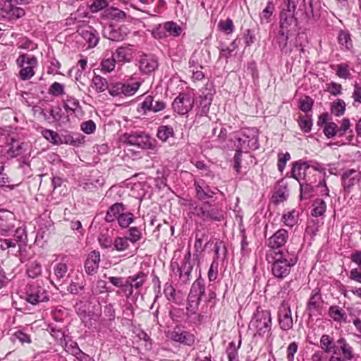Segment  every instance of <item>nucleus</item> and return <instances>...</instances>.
I'll return each instance as SVG.
<instances>
[{
	"label": "nucleus",
	"mask_w": 361,
	"mask_h": 361,
	"mask_svg": "<svg viewBox=\"0 0 361 361\" xmlns=\"http://www.w3.org/2000/svg\"><path fill=\"white\" fill-rule=\"evenodd\" d=\"M64 349L67 353L75 356L77 359L78 357H80V354H83L77 343L74 341L65 342Z\"/></svg>",
	"instance_id": "47"
},
{
	"label": "nucleus",
	"mask_w": 361,
	"mask_h": 361,
	"mask_svg": "<svg viewBox=\"0 0 361 361\" xmlns=\"http://www.w3.org/2000/svg\"><path fill=\"white\" fill-rule=\"evenodd\" d=\"M41 264L37 261H33L26 264V274L28 277L35 279L42 274Z\"/></svg>",
	"instance_id": "32"
},
{
	"label": "nucleus",
	"mask_w": 361,
	"mask_h": 361,
	"mask_svg": "<svg viewBox=\"0 0 361 361\" xmlns=\"http://www.w3.org/2000/svg\"><path fill=\"white\" fill-rule=\"evenodd\" d=\"M190 292V293L202 299V296L204 295L205 293V285L204 279L200 276L192 284Z\"/></svg>",
	"instance_id": "34"
},
{
	"label": "nucleus",
	"mask_w": 361,
	"mask_h": 361,
	"mask_svg": "<svg viewBox=\"0 0 361 361\" xmlns=\"http://www.w3.org/2000/svg\"><path fill=\"white\" fill-rule=\"evenodd\" d=\"M68 267L65 263H58L54 267V274L58 280H60L66 275Z\"/></svg>",
	"instance_id": "57"
},
{
	"label": "nucleus",
	"mask_w": 361,
	"mask_h": 361,
	"mask_svg": "<svg viewBox=\"0 0 361 361\" xmlns=\"http://www.w3.org/2000/svg\"><path fill=\"white\" fill-rule=\"evenodd\" d=\"M278 320L280 327L283 331H288L293 328V321L289 305L283 301L278 311Z\"/></svg>",
	"instance_id": "11"
},
{
	"label": "nucleus",
	"mask_w": 361,
	"mask_h": 361,
	"mask_svg": "<svg viewBox=\"0 0 361 361\" xmlns=\"http://www.w3.org/2000/svg\"><path fill=\"white\" fill-rule=\"evenodd\" d=\"M25 300L32 305H37L49 300L46 289L37 283L27 284L25 287Z\"/></svg>",
	"instance_id": "8"
},
{
	"label": "nucleus",
	"mask_w": 361,
	"mask_h": 361,
	"mask_svg": "<svg viewBox=\"0 0 361 361\" xmlns=\"http://www.w3.org/2000/svg\"><path fill=\"white\" fill-rule=\"evenodd\" d=\"M290 155L288 152L283 153L279 152L278 153V163L277 166L279 171L282 172L286 165V162L290 160Z\"/></svg>",
	"instance_id": "59"
},
{
	"label": "nucleus",
	"mask_w": 361,
	"mask_h": 361,
	"mask_svg": "<svg viewBox=\"0 0 361 361\" xmlns=\"http://www.w3.org/2000/svg\"><path fill=\"white\" fill-rule=\"evenodd\" d=\"M115 57L112 56L108 59H104L102 61L100 66L103 73H110L115 68Z\"/></svg>",
	"instance_id": "48"
},
{
	"label": "nucleus",
	"mask_w": 361,
	"mask_h": 361,
	"mask_svg": "<svg viewBox=\"0 0 361 361\" xmlns=\"http://www.w3.org/2000/svg\"><path fill=\"white\" fill-rule=\"evenodd\" d=\"M329 314L336 322H341L345 319V314L338 306H331Z\"/></svg>",
	"instance_id": "45"
},
{
	"label": "nucleus",
	"mask_w": 361,
	"mask_h": 361,
	"mask_svg": "<svg viewBox=\"0 0 361 361\" xmlns=\"http://www.w3.org/2000/svg\"><path fill=\"white\" fill-rule=\"evenodd\" d=\"M6 143L8 146L7 149V155L11 158H15L22 154L25 152V146L26 144L23 142H20L11 136L6 138Z\"/></svg>",
	"instance_id": "18"
},
{
	"label": "nucleus",
	"mask_w": 361,
	"mask_h": 361,
	"mask_svg": "<svg viewBox=\"0 0 361 361\" xmlns=\"http://www.w3.org/2000/svg\"><path fill=\"white\" fill-rule=\"evenodd\" d=\"M214 253H215V258L218 262V259H222L224 260L226 258L227 255V247L224 243L221 240H216L214 243Z\"/></svg>",
	"instance_id": "36"
},
{
	"label": "nucleus",
	"mask_w": 361,
	"mask_h": 361,
	"mask_svg": "<svg viewBox=\"0 0 361 361\" xmlns=\"http://www.w3.org/2000/svg\"><path fill=\"white\" fill-rule=\"evenodd\" d=\"M313 100L308 96L300 100V109L304 112H308L312 110Z\"/></svg>",
	"instance_id": "62"
},
{
	"label": "nucleus",
	"mask_w": 361,
	"mask_h": 361,
	"mask_svg": "<svg viewBox=\"0 0 361 361\" xmlns=\"http://www.w3.org/2000/svg\"><path fill=\"white\" fill-rule=\"evenodd\" d=\"M296 22L297 18H295L293 13L281 11L280 14V30H289L288 27Z\"/></svg>",
	"instance_id": "30"
},
{
	"label": "nucleus",
	"mask_w": 361,
	"mask_h": 361,
	"mask_svg": "<svg viewBox=\"0 0 361 361\" xmlns=\"http://www.w3.org/2000/svg\"><path fill=\"white\" fill-rule=\"evenodd\" d=\"M92 87L97 92H103L109 88L106 79L100 76L94 75L92 80Z\"/></svg>",
	"instance_id": "37"
},
{
	"label": "nucleus",
	"mask_w": 361,
	"mask_h": 361,
	"mask_svg": "<svg viewBox=\"0 0 361 361\" xmlns=\"http://www.w3.org/2000/svg\"><path fill=\"white\" fill-rule=\"evenodd\" d=\"M194 98L186 93H180L173 102L172 108L180 115L187 114L194 106Z\"/></svg>",
	"instance_id": "9"
},
{
	"label": "nucleus",
	"mask_w": 361,
	"mask_h": 361,
	"mask_svg": "<svg viewBox=\"0 0 361 361\" xmlns=\"http://www.w3.org/2000/svg\"><path fill=\"white\" fill-rule=\"evenodd\" d=\"M208 85H207L206 90H209L208 92L205 93L204 92H202V95L200 96V116H206L210 108V105L212 104L213 96L214 93V90L212 88L207 87Z\"/></svg>",
	"instance_id": "22"
},
{
	"label": "nucleus",
	"mask_w": 361,
	"mask_h": 361,
	"mask_svg": "<svg viewBox=\"0 0 361 361\" xmlns=\"http://www.w3.org/2000/svg\"><path fill=\"white\" fill-rule=\"evenodd\" d=\"M127 233L128 234V236H126V238L133 244H135L140 240L142 237L140 229L135 226L130 228L128 230Z\"/></svg>",
	"instance_id": "42"
},
{
	"label": "nucleus",
	"mask_w": 361,
	"mask_h": 361,
	"mask_svg": "<svg viewBox=\"0 0 361 361\" xmlns=\"http://www.w3.org/2000/svg\"><path fill=\"white\" fill-rule=\"evenodd\" d=\"M267 260L271 263L272 274L277 279H284L290 272L291 268L297 263V258H285L281 251L274 252V256L267 255Z\"/></svg>",
	"instance_id": "1"
},
{
	"label": "nucleus",
	"mask_w": 361,
	"mask_h": 361,
	"mask_svg": "<svg viewBox=\"0 0 361 361\" xmlns=\"http://www.w3.org/2000/svg\"><path fill=\"white\" fill-rule=\"evenodd\" d=\"M42 134L47 140L54 145H59L63 143L59 135L52 130L44 129L42 130Z\"/></svg>",
	"instance_id": "38"
},
{
	"label": "nucleus",
	"mask_w": 361,
	"mask_h": 361,
	"mask_svg": "<svg viewBox=\"0 0 361 361\" xmlns=\"http://www.w3.org/2000/svg\"><path fill=\"white\" fill-rule=\"evenodd\" d=\"M219 29L227 35L231 34L234 30L233 20L227 18L225 20H220L218 25Z\"/></svg>",
	"instance_id": "53"
},
{
	"label": "nucleus",
	"mask_w": 361,
	"mask_h": 361,
	"mask_svg": "<svg viewBox=\"0 0 361 361\" xmlns=\"http://www.w3.org/2000/svg\"><path fill=\"white\" fill-rule=\"evenodd\" d=\"M239 147L245 152L249 150H256L259 147L258 130L255 128L243 129L236 137Z\"/></svg>",
	"instance_id": "4"
},
{
	"label": "nucleus",
	"mask_w": 361,
	"mask_h": 361,
	"mask_svg": "<svg viewBox=\"0 0 361 361\" xmlns=\"http://www.w3.org/2000/svg\"><path fill=\"white\" fill-rule=\"evenodd\" d=\"M164 30L169 33V35L173 37L180 36L182 29L180 25L173 21L166 22L163 26Z\"/></svg>",
	"instance_id": "40"
},
{
	"label": "nucleus",
	"mask_w": 361,
	"mask_h": 361,
	"mask_svg": "<svg viewBox=\"0 0 361 361\" xmlns=\"http://www.w3.org/2000/svg\"><path fill=\"white\" fill-rule=\"evenodd\" d=\"M130 51L128 47H120L116 50L112 56L115 57L116 61L124 62L127 61V56L130 54Z\"/></svg>",
	"instance_id": "49"
},
{
	"label": "nucleus",
	"mask_w": 361,
	"mask_h": 361,
	"mask_svg": "<svg viewBox=\"0 0 361 361\" xmlns=\"http://www.w3.org/2000/svg\"><path fill=\"white\" fill-rule=\"evenodd\" d=\"M142 110L152 111L154 113L161 111L166 108V103L161 99H155V96L147 95L144 101L140 104Z\"/></svg>",
	"instance_id": "15"
},
{
	"label": "nucleus",
	"mask_w": 361,
	"mask_h": 361,
	"mask_svg": "<svg viewBox=\"0 0 361 361\" xmlns=\"http://www.w3.org/2000/svg\"><path fill=\"white\" fill-rule=\"evenodd\" d=\"M107 14L114 20H124L126 14L124 11L114 7H111L107 10Z\"/></svg>",
	"instance_id": "56"
},
{
	"label": "nucleus",
	"mask_w": 361,
	"mask_h": 361,
	"mask_svg": "<svg viewBox=\"0 0 361 361\" xmlns=\"http://www.w3.org/2000/svg\"><path fill=\"white\" fill-rule=\"evenodd\" d=\"M194 187L195 190L196 197L200 201L212 198L215 192L212 191L208 185H204V182L195 181Z\"/></svg>",
	"instance_id": "23"
},
{
	"label": "nucleus",
	"mask_w": 361,
	"mask_h": 361,
	"mask_svg": "<svg viewBox=\"0 0 361 361\" xmlns=\"http://www.w3.org/2000/svg\"><path fill=\"white\" fill-rule=\"evenodd\" d=\"M315 182V179L311 178V181L303 180L299 182L300 188V199H309L312 196L313 187L312 184Z\"/></svg>",
	"instance_id": "35"
},
{
	"label": "nucleus",
	"mask_w": 361,
	"mask_h": 361,
	"mask_svg": "<svg viewBox=\"0 0 361 361\" xmlns=\"http://www.w3.org/2000/svg\"><path fill=\"white\" fill-rule=\"evenodd\" d=\"M128 35V28L126 26L115 27L113 25H109L104 27L103 30V35L105 38L114 41H123Z\"/></svg>",
	"instance_id": "16"
},
{
	"label": "nucleus",
	"mask_w": 361,
	"mask_h": 361,
	"mask_svg": "<svg viewBox=\"0 0 361 361\" xmlns=\"http://www.w3.org/2000/svg\"><path fill=\"white\" fill-rule=\"evenodd\" d=\"M132 282V286L135 291V295L140 294L141 289L147 280V274L142 271H140L133 276H130Z\"/></svg>",
	"instance_id": "25"
},
{
	"label": "nucleus",
	"mask_w": 361,
	"mask_h": 361,
	"mask_svg": "<svg viewBox=\"0 0 361 361\" xmlns=\"http://www.w3.org/2000/svg\"><path fill=\"white\" fill-rule=\"evenodd\" d=\"M326 211V202L320 198H317L312 202V215L314 217L323 216Z\"/></svg>",
	"instance_id": "31"
},
{
	"label": "nucleus",
	"mask_w": 361,
	"mask_h": 361,
	"mask_svg": "<svg viewBox=\"0 0 361 361\" xmlns=\"http://www.w3.org/2000/svg\"><path fill=\"white\" fill-rule=\"evenodd\" d=\"M283 223L289 226L293 227L297 222V219L295 215V211L288 212L283 215Z\"/></svg>",
	"instance_id": "61"
},
{
	"label": "nucleus",
	"mask_w": 361,
	"mask_h": 361,
	"mask_svg": "<svg viewBox=\"0 0 361 361\" xmlns=\"http://www.w3.org/2000/svg\"><path fill=\"white\" fill-rule=\"evenodd\" d=\"M63 107L67 111L75 112L80 107V102L77 99L68 96L64 102Z\"/></svg>",
	"instance_id": "51"
},
{
	"label": "nucleus",
	"mask_w": 361,
	"mask_h": 361,
	"mask_svg": "<svg viewBox=\"0 0 361 361\" xmlns=\"http://www.w3.org/2000/svg\"><path fill=\"white\" fill-rule=\"evenodd\" d=\"M271 324L270 312L257 308L249 326L250 329H254L259 336H265L270 334Z\"/></svg>",
	"instance_id": "3"
},
{
	"label": "nucleus",
	"mask_w": 361,
	"mask_h": 361,
	"mask_svg": "<svg viewBox=\"0 0 361 361\" xmlns=\"http://www.w3.org/2000/svg\"><path fill=\"white\" fill-rule=\"evenodd\" d=\"M345 111V103L342 99H337L331 104V112L336 116H341Z\"/></svg>",
	"instance_id": "39"
},
{
	"label": "nucleus",
	"mask_w": 361,
	"mask_h": 361,
	"mask_svg": "<svg viewBox=\"0 0 361 361\" xmlns=\"http://www.w3.org/2000/svg\"><path fill=\"white\" fill-rule=\"evenodd\" d=\"M124 210L125 206L123 203H115L112 204L106 212L105 221L108 223L114 222Z\"/></svg>",
	"instance_id": "27"
},
{
	"label": "nucleus",
	"mask_w": 361,
	"mask_h": 361,
	"mask_svg": "<svg viewBox=\"0 0 361 361\" xmlns=\"http://www.w3.org/2000/svg\"><path fill=\"white\" fill-rule=\"evenodd\" d=\"M130 276L124 279L122 282V286L121 287L123 292L126 294V298H128L133 297L134 295V290L132 286V282L130 281Z\"/></svg>",
	"instance_id": "52"
},
{
	"label": "nucleus",
	"mask_w": 361,
	"mask_h": 361,
	"mask_svg": "<svg viewBox=\"0 0 361 361\" xmlns=\"http://www.w3.org/2000/svg\"><path fill=\"white\" fill-rule=\"evenodd\" d=\"M320 348L327 354L337 355V346L334 339L327 334H324L320 338Z\"/></svg>",
	"instance_id": "26"
},
{
	"label": "nucleus",
	"mask_w": 361,
	"mask_h": 361,
	"mask_svg": "<svg viewBox=\"0 0 361 361\" xmlns=\"http://www.w3.org/2000/svg\"><path fill=\"white\" fill-rule=\"evenodd\" d=\"M141 83L138 81H134L133 79L122 82L123 95L126 97L134 95L139 90Z\"/></svg>",
	"instance_id": "29"
},
{
	"label": "nucleus",
	"mask_w": 361,
	"mask_h": 361,
	"mask_svg": "<svg viewBox=\"0 0 361 361\" xmlns=\"http://www.w3.org/2000/svg\"><path fill=\"white\" fill-rule=\"evenodd\" d=\"M100 262V253L98 251H92L85 262V271L89 275L97 273Z\"/></svg>",
	"instance_id": "20"
},
{
	"label": "nucleus",
	"mask_w": 361,
	"mask_h": 361,
	"mask_svg": "<svg viewBox=\"0 0 361 361\" xmlns=\"http://www.w3.org/2000/svg\"><path fill=\"white\" fill-rule=\"evenodd\" d=\"M323 300L320 290L319 289L314 290L307 305V311L309 315L311 316L314 314L315 312H317Z\"/></svg>",
	"instance_id": "24"
},
{
	"label": "nucleus",
	"mask_w": 361,
	"mask_h": 361,
	"mask_svg": "<svg viewBox=\"0 0 361 361\" xmlns=\"http://www.w3.org/2000/svg\"><path fill=\"white\" fill-rule=\"evenodd\" d=\"M126 142L129 145L142 149H154L157 146L156 140L142 132L128 135Z\"/></svg>",
	"instance_id": "7"
},
{
	"label": "nucleus",
	"mask_w": 361,
	"mask_h": 361,
	"mask_svg": "<svg viewBox=\"0 0 361 361\" xmlns=\"http://www.w3.org/2000/svg\"><path fill=\"white\" fill-rule=\"evenodd\" d=\"M336 75L343 79H347L350 77V74L348 70V66L345 63L337 65Z\"/></svg>",
	"instance_id": "63"
},
{
	"label": "nucleus",
	"mask_w": 361,
	"mask_h": 361,
	"mask_svg": "<svg viewBox=\"0 0 361 361\" xmlns=\"http://www.w3.org/2000/svg\"><path fill=\"white\" fill-rule=\"evenodd\" d=\"M288 238V231L286 229L281 228L268 239V246L272 249L279 248L286 244Z\"/></svg>",
	"instance_id": "19"
},
{
	"label": "nucleus",
	"mask_w": 361,
	"mask_h": 361,
	"mask_svg": "<svg viewBox=\"0 0 361 361\" xmlns=\"http://www.w3.org/2000/svg\"><path fill=\"white\" fill-rule=\"evenodd\" d=\"M189 68L192 70V69H198L199 68H202V59H201V54L200 53H198L197 51H195L190 60H189Z\"/></svg>",
	"instance_id": "50"
},
{
	"label": "nucleus",
	"mask_w": 361,
	"mask_h": 361,
	"mask_svg": "<svg viewBox=\"0 0 361 361\" xmlns=\"http://www.w3.org/2000/svg\"><path fill=\"white\" fill-rule=\"evenodd\" d=\"M157 58L152 54L140 56L139 60V68L142 73L149 74L154 72L158 68Z\"/></svg>",
	"instance_id": "17"
},
{
	"label": "nucleus",
	"mask_w": 361,
	"mask_h": 361,
	"mask_svg": "<svg viewBox=\"0 0 361 361\" xmlns=\"http://www.w3.org/2000/svg\"><path fill=\"white\" fill-rule=\"evenodd\" d=\"M16 63L20 68L19 75L23 80L30 79L34 75V68L37 64V60L35 56H29L25 54H20Z\"/></svg>",
	"instance_id": "6"
},
{
	"label": "nucleus",
	"mask_w": 361,
	"mask_h": 361,
	"mask_svg": "<svg viewBox=\"0 0 361 361\" xmlns=\"http://www.w3.org/2000/svg\"><path fill=\"white\" fill-rule=\"evenodd\" d=\"M175 135L173 128L169 126H160L157 132V137L162 142H166Z\"/></svg>",
	"instance_id": "33"
},
{
	"label": "nucleus",
	"mask_w": 361,
	"mask_h": 361,
	"mask_svg": "<svg viewBox=\"0 0 361 361\" xmlns=\"http://www.w3.org/2000/svg\"><path fill=\"white\" fill-rule=\"evenodd\" d=\"M195 210L197 215L204 221H221L224 219L223 211L209 202H204L200 207H196Z\"/></svg>",
	"instance_id": "5"
},
{
	"label": "nucleus",
	"mask_w": 361,
	"mask_h": 361,
	"mask_svg": "<svg viewBox=\"0 0 361 361\" xmlns=\"http://www.w3.org/2000/svg\"><path fill=\"white\" fill-rule=\"evenodd\" d=\"M80 129L86 134H92L96 130V124L92 120L84 121L80 124Z\"/></svg>",
	"instance_id": "60"
},
{
	"label": "nucleus",
	"mask_w": 361,
	"mask_h": 361,
	"mask_svg": "<svg viewBox=\"0 0 361 361\" xmlns=\"http://www.w3.org/2000/svg\"><path fill=\"white\" fill-rule=\"evenodd\" d=\"M169 338L173 341L191 346L194 344L195 338L191 333L181 330L180 327L176 326L171 331L169 332Z\"/></svg>",
	"instance_id": "12"
},
{
	"label": "nucleus",
	"mask_w": 361,
	"mask_h": 361,
	"mask_svg": "<svg viewBox=\"0 0 361 361\" xmlns=\"http://www.w3.org/2000/svg\"><path fill=\"white\" fill-rule=\"evenodd\" d=\"M77 32L86 41L90 47L97 45L99 37L97 31L92 26L84 25L78 27Z\"/></svg>",
	"instance_id": "13"
},
{
	"label": "nucleus",
	"mask_w": 361,
	"mask_h": 361,
	"mask_svg": "<svg viewBox=\"0 0 361 361\" xmlns=\"http://www.w3.org/2000/svg\"><path fill=\"white\" fill-rule=\"evenodd\" d=\"M309 162L298 161L293 164L292 176L298 182L303 180L311 181V177L308 176L310 173L309 171Z\"/></svg>",
	"instance_id": "14"
},
{
	"label": "nucleus",
	"mask_w": 361,
	"mask_h": 361,
	"mask_svg": "<svg viewBox=\"0 0 361 361\" xmlns=\"http://www.w3.org/2000/svg\"><path fill=\"white\" fill-rule=\"evenodd\" d=\"M108 6V2L106 0H94L90 6V11L92 13H97Z\"/></svg>",
	"instance_id": "64"
},
{
	"label": "nucleus",
	"mask_w": 361,
	"mask_h": 361,
	"mask_svg": "<svg viewBox=\"0 0 361 361\" xmlns=\"http://www.w3.org/2000/svg\"><path fill=\"white\" fill-rule=\"evenodd\" d=\"M337 343L340 345L341 350L344 356V358H345L348 360H351L353 358V348L346 342L345 339L343 338H341L337 341Z\"/></svg>",
	"instance_id": "41"
},
{
	"label": "nucleus",
	"mask_w": 361,
	"mask_h": 361,
	"mask_svg": "<svg viewBox=\"0 0 361 361\" xmlns=\"http://www.w3.org/2000/svg\"><path fill=\"white\" fill-rule=\"evenodd\" d=\"M361 179V172H357L355 169L345 171L341 176L342 185L345 190H350Z\"/></svg>",
	"instance_id": "21"
},
{
	"label": "nucleus",
	"mask_w": 361,
	"mask_h": 361,
	"mask_svg": "<svg viewBox=\"0 0 361 361\" xmlns=\"http://www.w3.org/2000/svg\"><path fill=\"white\" fill-rule=\"evenodd\" d=\"M32 1L33 0H1L0 10L2 17L10 20L22 18L25 14L23 6Z\"/></svg>",
	"instance_id": "2"
},
{
	"label": "nucleus",
	"mask_w": 361,
	"mask_h": 361,
	"mask_svg": "<svg viewBox=\"0 0 361 361\" xmlns=\"http://www.w3.org/2000/svg\"><path fill=\"white\" fill-rule=\"evenodd\" d=\"M98 241L100 246L105 249L110 248L114 245L111 237L106 233H100L98 237Z\"/></svg>",
	"instance_id": "58"
},
{
	"label": "nucleus",
	"mask_w": 361,
	"mask_h": 361,
	"mask_svg": "<svg viewBox=\"0 0 361 361\" xmlns=\"http://www.w3.org/2000/svg\"><path fill=\"white\" fill-rule=\"evenodd\" d=\"M194 265L195 261L192 259L191 252L188 250L180 262V268H178L179 279L183 284L190 282Z\"/></svg>",
	"instance_id": "10"
},
{
	"label": "nucleus",
	"mask_w": 361,
	"mask_h": 361,
	"mask_svg": "<svg viewBox=\"0 0 361 361\" xmlns=\"http://www.w3.org/2000/svg\"><path fill=\"white\" fill-rule=\"evenodd\" d=\"M121 228H126L134 221V215L130 212L122 213L116 219Z\"/></svg>",
	"instance_id": "44"
},
{
	"label": "nucleus",
	"mask_w": 361,
	"mask_h": 361,
	"mask_svg": "<svg viewBox=\"0 0 361 361\" xmlns=\"http://www.w3.org/2000/svg\"><path fill=\"white\" fill-rule=\"evenodd\" d=\"M298 125L304 133H309L312 129V120L308 115L300 116L298 119Z\"/></svg>",
	"instance_id": "46"
},
{
	"label": "nucleus",
	"mask_w": 361,
	"mask_h": 361,
	"mask_svg": "<svg viewBox=\"0 0 361 361\" xmlns=\"http://www.w3.org/2000/svg\"><path fill=\"white\" fill-rule=\"evenodd\" d=\"M274 11V4L271 1H269L267 4V6L262 11V13L260 15V19H261L262 23L263 21L268 23L270 19V17L273 14Z\"/></svg>",
	"instance_id": "54"
},
{
	"label": "nucleus",
	"mask_w": 361,
	"mask_h": 361,
	"mask_svg": "<svg viewBox=\"0 0 361 361\" xmlns=\"http://www.w3.org/2000/svg\"><path fill=\"white\" fill-rule=\"evenodd\" d=\"M289 30H279L276 37V42L283 54H288L291 52V48L288 45Z\"/></svg>",
	"instance_id": "28"
},
{
	"label": "nucleus",
	"mask_w": 361,
	"mask_h": 361,
	"mask_svg": "<svg viewBox=\"0 0 361 361\" xmlns=\"http://www.w3.org/2000/svg\"><path fill=\"white\" fill-rule=\"evenodd\" d=\"M324 133L328 138L334 137L338 133V126L334 122L326 123L324 128Z\"/></svg>",
	"instance_id": "55"
},
{
	"label": "nucleus",
	"mask_w": 361,
	"mask_h": 361,
	"mask_svg": "<svg viewBox=\"0 0 361 361\" xmlns=\"http://www.w3.org/2000/svg\"><path fill=\"white\" fill-rule=\"evenodd\" d=\"M114 247L118 252H123L128 249L130 245L126 237H116L114 240Z\"/></svg>",
	"instance_id": "43"
}]
</instances>
